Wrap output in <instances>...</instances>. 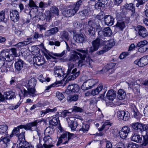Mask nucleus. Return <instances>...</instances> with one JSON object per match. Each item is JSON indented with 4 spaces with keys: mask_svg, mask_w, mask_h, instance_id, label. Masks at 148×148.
I'll use <instances>...</instances> for the list:
<instances>
[{
    "mask_svg": "<svg viewBox=\"0 0 148 148\" xmlns=\"http://www.w3.org/2000/svg\"><path fill=\"white\" fill-rule=\"evenodd\" d=\"M31 50L32 54L36 56H38L40 54L39 50L38 47L35 46H33L31 47Z\"/></svg>",
    "mask_w": 148,
    "mask_h": 148,
    "instance_id": "obj_39",
    "label": "nucleus"
},
{
    "mask_svg": "<svg viewBox=\"0 0 148 148\" xmlns=\"http://www.w3.org/2000/svg\"><path fill=\"white\" fill-rule=\"evenodd\" d=\"M65 119L68 123V126L71 128V130L75 131L78 125L77 121H74V118L72 117H67Z\"/></svg>",
    "mask_w": 148,
    "mask_h": 148,
    "instance_id": "obj_12",
    "label": "nucleus"
},
{
    "mask_svg": "<svg viewBox=\"0 0 148 148\" xmlns=\"http://www.w3.org/2000/svg\"><path fill=\"white\" fill-rule=\"evenodd\" d=\"M75 37L76 42L80 43L85 42L86 39V36L82 34H77L75 36Z\"/></svg>",
    "mask_w": 148,
    "mask_h": 148,
    "instance_id": "obj_32",
    "label": "nucleus"
},
{
    "mask_svg": "<svg viewBox=\"0 0 148 148\" xmlns=\"http://www.w3.org/2000/svg\"><path fill=\"white\" fill-rule=\"evenodd\" d=\"M59 122V120L58 117H55L50 121L49 123L50 125H57Z\"/></svg>",
    "mask_w": 148,
    "mask_h": 148,
    "instance_id": "obj_43",
    "label": "nucleus"
},
{
    "mask_svg": "<svg viewBox=\"0 0 148 148\" xmlns=\"http://www.w3.org/2000/svg\"><path fill=\"white\" fill-rule=\"evenodd\" d=\"M43 37V35L42 34H39L38 32H36L34 34V38L35 39H37L39 38Z\"/></svg>",
    "mask_w": 148,
    "mask_h": 148,
    "instance_id": "obj_62",
    "label": "nucleus"
},
{
    "mask_svg": "<svg viewBox=\"0 0 148 148\" xmlns=\"http://www.w3.org/2000/svg\"><path fill=\"white\" fill-rule=\"evenodd\" d=\"M24 62L21 59H17L15 64V67L16 69L18 71H20L23 67Z\"/></svg>",
    "mask_w": 148,
    "mask_h": 148,
    "instance_id": "obj_27",
    "label": "nucleus"
},
{
    "mask_svg": "<svg viewBox=\"0 0 148 148\" xmlns=\"http://www.w3.org/2000/svg\"><path fill=\"white\" fill-rule=\"evenodd\" d=\"M98 82L97 80L91 79L84 82L81 86L82 89L85 90L91 88Z\"/></svg>",
    "mask_w": 148,
    "mask_h": 148,
    "instance_id": "obj_8",
    "label": "nucleus"
},
{
    "mask_svg": "<svg viewBox=\"0 0 148 148\" xmlns=\"http://www.w3.org/2000/svg\"><path fill=\"white\" fill-rule=\"evenodd\" d=\"M15 97V93L11 91L4 92V95L0 92V102L4 101L5 97L7 99H11Z\"/></svg>",
    "mask_w": 148,
    "mask_h": 148,
    "instance_id": "obj_10",
    "label": "nucleus"
},
{
    "mask_svg": "<svg viewBox=\"0 0 148 148\" xmlns=\"http://www.w3.org/2000/svg\"><path fill=\"white\" fill-rule=\"evenodd\" d=\"M125 27V25L123 21L118 22L115 25V29H119L121 30H123Z\"/></svg>",
    "mask_w": 148,
    "mask_h": 148,
    "instance_id": "obj_37",
    "label": "nucleus"
},
{
    "mask_svg": "<svg viewBox=\"0 0 148 148\" xmlns=\"http://www.w3.org/2000/svg\"><path fill=\"white\" fill-rule=\"evenodd\" d=\"M60 37L63 40H68L69 38V35L68 32L66 31L61 32L60 34Z\"/></svg>",
    "mask_w": 148,
    "mask_h": 148,
    "instance_id": "obj_44",
    "label": "nucleus"
},
{
    "mask_svg": "<svg viewBox=\"0 0 148 148\" xmlns=\"http://www.w3.org/2000/svg\"><path fill=\"white\" fill-rule=\"evenodd\" d=\"M111 125V124L108 121L104 123L102 125L101 127L99 129V131H101L103 130L105 131L109 129Z\"/></svg>",
    "mask_w": 148,
    "mask_h": 148,
    "instance_id": "obj_36",
    "label": "nucleus"
},
{
    "mask_svg": "<svg viewBox=\"0 0 148 148\" xmlns=\"http://www.w3.org/2000/svg\"><path fill=\"white\" fill-rule=\"evenodd\" d=\"M38 79L41 82L43 83L46 81L48 82L50 81V79L48 77H46L45 78H44L42 75H41L38 77Z\"/></svg>",
    "mask_w": 148,
    "mask_h": 148,
    "instance_id": "obj_49",
    "label": "nucleus"
},
{
    "mask_svg": "<svg viewBox=\"0 0 148 148\" xmlns=\"http://www.w3.org/2000/svg\"><path fill=\"white\" fill-rule=\"evenodd\" d=\"M103 35L101 36H103V38H101L103 40L105 38V36H110L111 35L112 32L109 27H107L104 28L102 32Z\"/></svg>",
    "mask_w": 148,
    "mask_h": 148,
    "instance_id": "obj_29",
    "label": "nucleus"
},
{
    "mask_svg": "<svg viewBox=\"0 0 148 148\" xmlns=\"http://www.w3.org/2000/svg\"><path fill=\"white\" fill-rule=\"evenodd\" d=\"M148 48L146 46V45H145L143 46L140 47L138 49V51L140 52H145L147 49Z\"/></svg>",
    "mask_w": 148,
    "mask_h": 148,
    "instance_id": "obj_57",
    "label": "nucleus"
},
{
    "mask_svg": "<svg viewBox=\"0 0 148 148\" xmlns=\"http://www.w3.org/2000/svg\"><path fill=\"white\" fill-rule=\"evenodd\" d=\"M33 61L34 64L37 66H40L43 65L45 63V60L43 56L34 57L33 58Z\"/></svg>",
    "mask_w": 148,
    "mask_h": 148,
    "instance_id": "obj_20",
    "label": "nucleus"
},
{
    "mask_svg": "<svg viewBox=\"0 0 148 148\" xmlns=\"http://www.w3.org/2000/svg\"><path fill=\"white\" fill-rule=\"evenodd\" d=\"M116 92L113 90L112 89L108 90L106 94L107 98L111 101H113L115 98Z\"/></svg>",
    "mask_w": 148,
    "mask_h": 148,
    "instance_id": "obj_25",
    "label": "nucleus"
},
{
    "mask_svg": "<svg viewBox=\"0 0 148 148\" xmlns=\"http://www.w3.org/2000/svg\"><path fill=\"white\" fill-rule=\"evenodd\" d=\"M72 112H81L83 111V109L82 108L76 106H74L72 108Z\"/></svg>",
    "mask_w": 148,
    "mask_h": 148,
    "instance_id": "obj_51",
    "label": "nucleus"
},
{
    "mask_svg": "<svg viewBox=\"0 0 148 148\" xmlns=\"http://www.w3.org/2000/svg\"><path fill=\"white\" fill-rule=\"evenodd\" d=\"M58 31L59 29L57 27L51 28L45 32V36L47 37H49L54 35L56 34Z\"/></svg>",
    "mask_w": 148,
    "mask_h": 148,
    "instance_id": "obj_24",
    "label": "nucleus"
},
{
    "mask_svg": "<svg viewBox=\"0 0 148 148\" xmlns=\"http://www.w3.org/2000/svg\"><path fill=\"white\" fill-rule=\"evenodd\" d=\"M94 7L95 9H101L105 7V4L101 2H98L94 4Z\"/></svg>",
    "mask_w": 148,
    "mask_h": 148,
    "instance_id": "obj_47",
    "label": "nucleus"
},
{
    "mask_svg": "<svg viewBox=\"0 0 148 148\" xmlns=\"http://www.w3.org/2000/svg\"><path fill=\"white\" fill-rule=\"evenodd\" d=\"M37 27L39 29L40 31H41L43 30H45L46 29V27L44 25H43L38 24L37 25Z\"/></svg>",
    "mask_w": 148,
    "mask_h": 148,
    "instance_id": "obj_63",
    "label": "nucleus"
},
{
    "mask_svg": "<svg viewBox=\"0 0 148 148\" xmlns=\"http://www.w3.org/2000/svg\"><path fill=\"white\" fill-rule=\"evenodd\" d=\"M8 128V126L5 125H0V133L5 132L7 130Z\"/></svg>",
    "mask_w": 148,
    "mask_h": 148,
    "instance_id": "obj_53",
    "label": "nucleus"
},
{
    "mask_svg": "<svg viewBox=\"0 0 148 148\" xmlns=\"http://www.w3.org/2000/svg\"><path fill=\"white\" fill-rule=\"evenodd\" d=\"M77 10H64L62 11L63 14L66 17H71L73 16L77 12Z\"/></svg>",
    "mask_w": 148,
    "mask_h": 148,
    "instance_id": "obj_30",
    "label": "nucleus"
},
{
    "mask_svg": "<svg viewBox=\"0 0 148 148\" xmlns=\"http://www.w3.org/2000/svg\"><path fill=\"white\" fill-rule=\"evenodd\" d=\"M43 140L45 143L48 145L53 144V141L52 138L49 136H45L43 138Z\"/></svg>",
    "mask_w": 148,
    "mask_h": 148,
    "instance_id": "obj_40",
    "label": "nucleus"
},
{
    "mask_svg": "<svg viewBox=\"0 0 148 148\" xmlns=\"http://www.w3.org/2000/svg\"><path fill=\"white\" fill-rule=\"evenodd\" d=\"M148 42L146 40H143L140 41L138 43L136 46L137 47H140L142 46H143L145 45H146L148 43Z\"/></svg>",
    "mask_w": 148,
    "mask_h": 148,
    "instance_id": "obj_54",
    "label": "nucleus"
},
{
    "mask_svg": "<svg viewBox=\"0 0 148 148\" xmlns=\"http://www.w3.org/2000/svg\"><path fill=\"white\" fill-rule=\"evenodd\" d=\"M59 14L58 10H50V11H48L45 14L46 16V20L49 21L52 16L55 14L58 16Z\"/></svg>",
    "mask_w": 148,
    "mask_h": 148,
    "instance_id": "obj_23",
    "label": "nucleus"
},
{
    "mask_svg": "<svg viewBox=\"0 0 148 148\" xmlns=\"http://www.w3.org/2000/svg\"><path fill=\"white\" fill-rule=\"evenodd\" d=\"M105 44H106L103 48L102 50L97 51L96 54L98 55H101L104 54L112 48L115 45V42L113 40L109 41H107Z\"/></svg>",
    "mask_w": 148,
    "mask_h": 148,
    "instance_id": "obj_7",
    "label": "nucleus"
},
{
    "mask_svg": "<svg viewBox=\"0 0 148 148\" xmlns=\"http://www.w3.org/2000/svg\"><path fill=\"white\" fill-rule=\"evenodd\" d=\"M130 130V128L128 127L127 126L123 127L119 131V136L122 139H125L127 137Z\"/></svg>",
    "mask_w": 148,
    "mask_h": 148,
    "instance_id": "obj_14",
    "label": "nucleus"
},
{
    "mask_svg": "<svg viewBox=\"0 0 148 148\" xmlns=\"http://www.w3.org/2000/svg\"><path fill=\"white\" fill-rule=\"evenodd\" d=\"M11 19L14 22H17L19 19L18 12L16 10H12L10 13Z\"/></svg>",
    "mask_w": 148,
    "mask_h": 148,
    "instance_id": "obj_21",
    "label": "nucleus"
},
{
    "mask_svg": "<svg viewBox=\"0 0 148 148\" xmlns=\"http://www.w3.org/2000/svg\"><path fill=\"white\" fill-rule=\"evenodd\" d=\"M105 44H106L103 48L102 50L97 51L96 54L98 55H101L104 54L112 48L115 45V42L113 40L109 41H107Z\"/></svg>",
    "mask_w": 148,
    "mask_h": 148,
    "instance_id": "obj_6",
    "label": "nucleus"
},
{
    "mask_svg": "<svg viewBox=\"0 0 148 148\" xmlns=\"http://www.w3.org/2000/svg\"><path fill=\"white\" fill-rule=\"evenodd\" d=\"M26 82H28L27 85L29 87H34L36 84V80L34 78H32L29 81L26 80Z\"/></svg>",
    "mask_w": 148,
    "mask_h": 148,
    "instance_id": "obj_41",
    "label": "nucleus"
},
{
    "mask_svg": "<svg viewBox=\"0 0 148 148\" xmlns=\"http://www.w3.org/2000/svg\"><path fill=\"white\" fill-rule=\"evenodd\" d=\"M78 99V96L77 95H69L67 97V100L69 102L72 101H76Z\"/></svg>",
    "mask_w": 148,
    "mask_h": 148,
    "instance_id": "obj_42",
    "label": "nucleus"
},
{
    "mask_svg": "<svg viewBox=\"0 0 148 148\" xmlns=\"http://www.w3.org/2000/svg\"><path fill=\"white\" fill-rule=\"evenodd\" d=\"M65 133H67V135H68L67 137V139L66 140L67 141V143L70 139L76 137L75 135L74 134L70 133L69 132H66Z\"/></svg>",
    "mask_w": 148,
    "mask_h": 148,
    "instance_id": "obj_56",
    "label": "nucleus"
},
{
    "mask_svg": "<svg viewBox=\"0 0 148 148\" xmlns=\"http://www.w3.org/2000/svg\"><path fill=\"white\" fill-rule=\"evenodd\" d=\"M66 52L65 50L63 51L62 53H53L52 52H50L49 51L45 50V52L44 53V55L46 58L48 59H50L51 58L55 59V57L53 56L57 57H62Z\"/></svg>",
    "mask_w": 148,
    "mask_h": 148,
    "instance_id": "obj_9",
    "label": "nucleus"
},
{
    "mask_svg": "<svg viewBox=\"0 0 148 148\" xmlns=\"http://www.w3.org/2000/svg\"><path fill=\"white\" fill-rule=\"evenodd\" d=\"M130 108L131 112L134 115V117L138 119H140V115L138 111L136 106L134 104H132L130 105Z\"/></svg>",
    "mask_w": 148,
    "mask_h": 148,
    "instance_id": "obj_18",
    "label": "nucleus"
},
{
    "mask_svg": "<svg viewBox=\"0 0 148 148\" xmlns=\"http://www.w3.org/2000/svg\"><path fill=\"white\" fill-rule=\"evenodd\" d=\"M131 139L134 142L139 143L141 142L142 138L137 133H133L131 137Z\"/></svg>",
    "mask_w": 148,
    "mask_h": 148,
    "instance_id": "obj_34",
    "label": "nucleus"
},
{
    "mask_svg": "<svg viewBox=\"0 0 148 148\" xmlns=\"http://www.w3.org/2000/svg\"><path fill=\"white\" fill-rule=\"evenodd\" d=\"M139 146L136 144L132 143L129 144L127 147V148H138Z\"/></svg>",
    "mask_w": 148,
    "mask_h": 148,
    "instance_id": "obj_58",
    "label": "nucleus"
},
{
    "mask_svg": "<svg viewBox=\"0 0 148 148\" xmlns=\"http://www.w3.org/2000/svg\"><path fill=\"white\" fill-rule=\"evenodd\" d=\"M67 133H64L62 134L60 137L58 139L57 144V145H58L62 143H63V144H66L67 143V141L66 140L67 139Z\"/></svg>",
    "mask_w": 148,
    "mask_h": 148,
    "instance_id": "obj_28",
    "label": "nucleus"
},
{
    "mask_svg": "<svg viewBox=\"0 0 148 148\" xmlns=\"http://www.w3.org/2000/svg\"><path fill=\"white\" fill-rule=\"evenodd\" d=\"M10 49H4L0 52V56L7 61H11L12 59V54H10Z\"/></svg>",
    "mask_w": 148,
    "mask_h": 148,
    "instance_id": "obj_11",
    "label": "nucleus"
},
{
    "mask_svg": "<svg viewBox=\"0 0 148 148\" xmlns=\"http://www.w3.org/2000/svg\"><path fill=\"white\" fill-rule=\"evenodd\" d=\"M135 81L133 82H128L129 87L132 88H134L136 90L137 92H140L139 87L140 85H137L136 86L134 87V86L135 85Z\"/></svg>",
    "mask_w": 148,
    "mask_h": 148,
    "instance_id": "obj_38",
    "label": "nucleus"
},
{
    "mask_svg": "<svg viewBox=\"0 0 148 148\" xmlns=\"http://www.w3.org/2000/svg\"><path fill=\"white\" fill-rule=\"evenodd\" d=\"M10 61H8V62H5L4 60V63L2 64L1 66H2V69H3V71L7 72L9 71L10 69L12 67V64Z\"/></svg>",
    "mask_w": 148,
    "mask_h": 148,
    "instance_id": "obj_31",
    "label": "nucleus"
},
{
    "mask_svg": "<svg viewBox=\"0 0 148 148\" xmlns=\"http://www.w3.org/2000/svg\"><path fill=\"white\" fill-rule=\"evenodd\" d=\"M129 54L128 52H124L121 53L119 56V58L121 59H123Z\"/></svg>",
    "mask_w": 148,
    "mask_h": 148,
    "instance_id": "obj_60",
    "label": "nucleus"
},
{
    "mask_svg": "<svg viewBox=\"0 0 148 148\" xmlns=\"http://www.w3.org/2000/svg\"><path fill=\"white\" fill-rule=\"evenodd\" d=\"M89 128V126L88 124L84 125L79 131H82L84 132L88 131Z\"/></svg>",
    "mask_w": 148,
    "mask_h": 148,
    "instance_id": "obj_55",
    "label": "nucleus"
},
{
    "mask_svg": "<svg viewBox=\"0 0 148 148\" xmlns=\"http://www.w3.org/2000/svg\"><path fill=\"white\" fill-rule=\"evenodd\" d=\"M114 18L113 17L109 15L105 16L104 21L105 24L108 25H112L113 24Z\"/></svg>",
    "mask_w": 148,
    "mask_h": 148,
    "instance_id": "obj_26",
    "label": "nucleus"
},
{
    "mask_svg": "<svg viewBox=\"0 0 148 148\" xmlns=\"http://www.w3.org/2000/svg\"><path fill=\"white\" fill-rule=\"evenodd\" d=\"M134 63L140 67L143 66L148 64V55L144 56L140 58L139 60H136Z\"/></svg>",
    "mask_w": 148,
    "mask_h": 148,
    "instance_id": "obj_16",
    "label": "nucleus"
},
{
    "mask_svg": "<svg viewBox=\"0 0 148 148\" xmlns=\"http://www.w3.org/2000/svg\"><path fill=\"white\" fill-rule=\"evenodd\" d=\"M29 5L31 8L32 7H36L38 8V7L34 3V1L32 0H30L29 3Z\"/></svg>",
    "mask_w": 148,
    "mask_h": 148,
    "instance_id": "obj_61",
    "label": "nucleus"
},
{
    "mask_svg": "<svg viewBox=\"0 0 148 148\" xmlns=\"http://www.w3.org/2000/svg\"><path fill=\"white\" fill-rule=\"evenodd\" d=\"M117 116L120 120L127 121L130 118V114L127 112L119 111L117 112Z\"/></svg>",
    "mask_w": 148,
    "mask_h": 148,
    "instance_id": "obj_13",
    "label": "nucleus"
},
{
    "mask_svg": "<svg viewBox=\"0 0 148 148\" xmlns=\"http://www.w3.org/2000/svg\"><path fill=\"white\" fill-rule=\"evenodd\" d=\"M79 86L76 84L69 85L66 90V93L68 94L69 93L72 92H77L79 90Z\"/></svg>",
    "mask_w": 148,
    "mask_h": 148,
    "instance_id": "obj_17",
    "label": "nucleus"
},
{
    "mask_svg": "<svg viewBox=\"0 0 148 148\" xmlns=\"http://www.w3.org/2000/svg\"><path fill=\"white\" fill-rule=\"evenodd\" d=\"M126 93L125 91L120 89L118 92L117 98L120 100H122L125 98Z\"/></svg>",
    "mask_w": 148,
    "mask_h": 148,
    "instance_id": "obj_35",
    "label": "nucleus"
},
{
    "mask_svg": "<svg viewBox=\"0 0 148 148\" xmlns=\"http://www.w3.org/2000/svg\"><path fill=\"white\" fill-rule=\"evenodd\" d=\"M7 25L6 23L1 21L0 23V32H3V30L7 28Z\"/></svg>",
    "mask_w": 148,
    "mask_h": 148,
    "instance_id": "obj_48",
    "label": "nucleus"
},
{
    "mask_svg": "<svg viewBox=\"0 0 148 148\" xmlns=\"http://www.w3.org/2000/svg\"><path fill=\"white\" fill-rule=\"evenodd\" d=\"M56 96L57 98L60 101H64V96L61 93L59 92H57L56 93Z\"/></svg>",
    "mask_w": 148,
    "mask_h": 148,
    "instance_id": "obj_52",
    "label": "nucleus"
},
{
    "mask_svg": "<svg viewBox=\"0 0 148 148\" xmlns=\"http://www.w3.org/2000/svg\"><path fill=\"white\" fill-rule=\"evenodd\" d=\"M54 71V75L56 77H60L64 75V71L60 66L55 67Z\"/></svg>",
    "mask_w": 148,
    "mask_h": 148,
    "instance_id": "obj_22",
    "label": "nucleus"
},
{
    "mask_svg": "<svg viewBox=\"0 0 148 148\" xmlns=\"http://www.w3.org/2000/svg\"><path fill=\"white\" fill-rule=\"evenodd\" d=\"M10 141V137L8 134L5 135L4 137H1L0 139V142L3 143V144L6 145V147L7 146L8 144H9Z\"/></svg>",
    "mask_w": 148,
    "mask_h": 148,
    "instance_id": "obj_33",
    "label": "nucleus"
},
{
    "mask_svg": "<svg viewBox=\"0 0 148 148\" xmlns=\"http://www.w3.org/2000/svg\"><path fill=\"white\" fill-rule=\"evenodd\" d=\"M116 16L117 19H121L123 18L124 15L123 14L121 13L120 12H118L116 14Z\"/></svg>",
    "mask_w": 148,
    "mask_h": 148,
    "instance_id": "obj_64",
    "label": "nucleus"
},
{
    "mask_svg": "<svg viewBox=\"0 0 148 148\" xmlns=\"http://www.w3.org/2000/svg\"><path fill=\"white\" fill-rule=\"evenodd\" d=\"M68 70L66 73L65 76L69 75L67 79L68 80H73L78 77L80 74L79 71L77 72V69L75 68L71 71V70L74 67L75 64L72 62H69L67 64Z\"/></svg>",
    "mask_w": 148,
    "mask_h": 148,
    "instance_id": "obj_3",
    "label": "nucleus"
},
{
    "mask_svg": "<svg viewBox=\"0 0 148 148\" xmlns=\"http://www.w3.org/2000/svg\"><path fill=\"white\" fill-rule=\"evenodd\" d=\"M132 128L134 129L138 130L143 132V134L146 133V134L148 135V125L138 122L132 123Z\"/></svg>",
    "mask_w": 148,
    "mask_h": 148,
    "instance_id": "obj_4",
    "label": "nucleus"
},
{
    "mask_svg": "<svg viewBox=\"0 0 148 148\" xmlns=\"http://www.w3.org/2000/svg\"><path fill=\"white\" fill-rule=\"evenodd\" d=\"M97 18L99 20H101L104 18V13L103 12H101L96 16Z\"/></svg>",
    "mask_w": 148,
    "mask_h": 148,
    "instance_id": "obj_59",
    "label": "nucleus"
},
{
    "mask_svg": "<svg viewBox=\"0 0 148 148\" xmlns=\"http://www.w3.org/2000/svg\"><path fill=\"white\" fill-rule=\"evenodd\" d=\"M123 9H135V7L134 6L133 4L130 3L125 4L123 6Z\"/></svg>",
    "mask_w": 148,
    "mask_h": 148,
    "instance_id": "obj_50",
    "label": "nucleus"
},
{
    "mask_svg": "<svg viewBox=\"0 0 148 148\" xmlns=\"http://www.w3.org/2000/svg\"><path fill=\"white\" fill-rule=\"evenodd\" d=\"M21 91L24 97L27 96L28 95L33 97L36 95L35 89L33 87H29L28 89V91L23 89V91L22 90H21Z\"/></svg>",
    "mask_w": 148,
    "mask_h": 148,
    "instance_id": "obj_15",
    "label": "nucleus"
},
{
    "mask_svg": "<svg viewBox=\"0 0 148 148\" xmlns=\"http://www.w3.org/2000/svg\"><path fill=\"white\" fill-rule=\"evenodd\" d=\"M137 29L138 31L139 35L145 38L148 35L146 29L142 26L139 25L138 26Z\"/></svg>",
    "mask_w": 148,
    "mask_h": 148,
    "instance_id": "obj_19",
    "label": "nucleus"
},
{
    "mask_svg": "<svg viewBox=\"0 0 148 148\" xmlns=\"http://www.w3.org/2000/svg\"><path fill=\"white\" fill-rule=\"evenodd\" d=\"M40 121L37 120L27 125H21L14 129L12 133L14 135L18 137V142L19 143V148H33V147L29 143L26 142H24L25 140V131L23 129L24 128L25 130H31L32 127L37 126L38 123H40Z\"/></svg>",
    "mask_w": 148,
    "mask_h": 148,
    "instance_id": "obj_2",
    "label": "nucleus"
},
{
    "mask_svg": "<svg viewBox=\"0 0 148 148\" xmlns=\"http://www.w3.org/2000/svg\"><path fill=\"white\" fill-rule=\"evenodd\" d=\"M143 135V140L142 143L141 144L142 146H146L148 144V135L146 134V133L144 134Z\"/></svg>",
    "mask_w": 148,
    "mask_h": 148,
    "instance_id": "obj_46",
    "label": "nucleus"
},
{
    "mask_svg": "<svg viewBox=\"0 0 148 148\" xmlns=\"http://www.w3.org/2000/svg\"><path fill=\"white\" fill-rule=\"evenodd\" d=\"M82 3V1L81 0H79L75 4H74L70 5V8L73 9H78L80 8L79 7Z\"/></svg>",
    "mask_w": 148,
    "mask_h": 148,
    "instance_id": "obj_45",
    "label": "nucleus"
},
{
    "mask_svg": "<svg viewBox=\"0 0 148 148\" xmlns=\"http://www.w3.org/2000/svg\"><path fill=\"white\" fill-rule=\"evenodd\" d=\"M98 27V24L94 23L92 21H90L85 28V30L86 32H88L89 35H94L95 30L97 29Z\"/></svg>",
    "mask_w": 148,
    "mask_h": 148,
    "instance_id": "obj_5",
    "label": "nucleus"
},
{
    "mask_svg": "<svg viewBox=\"0 0 148 148\" xmlns=\"http://www.w3.org/2000/svg\"><path fill=\"white\" fill-rule=\"evenodd\" d=\"M101 32H99L98 37L92 42V46L91 47L86 48L85 50L77 49L76 50L78 52L75 51L71 55L69 60L75 62L76 60H78L79 66L81 64V66L85 65L90 66L92 61L89 57H86L85 60L86 54L88 53H91L97 50L100 46V43L102 45H105L107 41L106 40V38H104V40L101 38H103V36H101Z\"/></svg>",
    "mask_w": 148,
    "mask_h": 148,
    "instance_id": "obj_1",
    "label": "nucleus"
}]
</instances>
